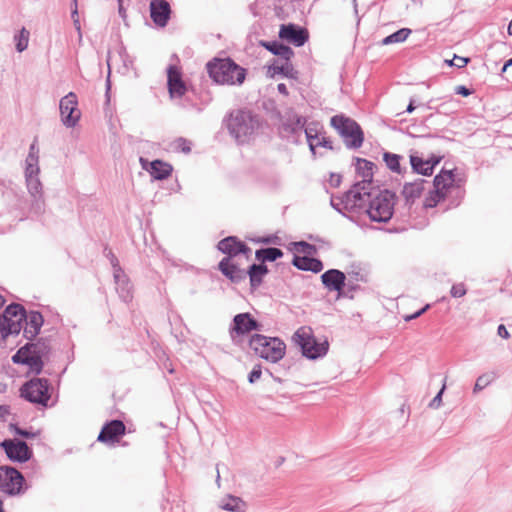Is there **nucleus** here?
<instances>
[{"instance_id": "obj_1", "label": "nucleus", "mask_w": 512, "mask_h": 512, "mask_svg": "<svg viewBox=\"0 0 512 512\" xmlns=\"http://www.w3.org/2000/svg\"><path fill=\"white\" fill-rule=\"evenodd\" d=\"M210 78L219 85H241L246 78V69L230 58H214L206 64Z\"/></svg>"}, {"instance_id": "obj_2", "label": "nucleus", "mask_w": 512, "mask_h": 512, "mask_svg": "<svg viewBox=\"0 0 512 512\" xmlns=\"http://www.w3.org/2000/svg\"><path fill=\"white\" fill-rule=\"evenodd\" d=\"M464 181V176L457 169H442L434 178V189L425 198L424 206L435 207L446 198L453 187H459Z\"/></svg>"}, {"instance_id": "obj_3", "label": "nucleus", "mask_w": 512, "mask_h": 512, "mask_svg": "<svg viewBox=\"0 0 512 512\" xmlns=\"http://www.w3.org/2000/svg\"><path fill=\"white\" fill-rule=\"evenodd\" d=\"M250 347L261 358L272 363L281 360L286 351L285 343L279 338L266 337L260 334L251 337Z\"/></svg>"}, {"instance_id": "obj_4", "label": "nucleus", "mask_w": 512, "mask_h": 512, "mask_svg": "<svg viewBox=\"0 0 512 512\" xmlns=\"http://www.w3.org/2000/svg\"><path fill=\"white\" fill-rule=\"evenodd\" d=\"M296 344L301 347L304 356L310 359H316L326 354L329 344L327 341L318 342L307 326L300 327L293 336Z\"/></svg>"}, {"instance_id": "obj_5", "label": "nucleus", "mask_w": 512, "mask_h": 512, "mask_svg": "<svg viewBox=\"0 0 512 512\" xmlns=\"http://www.w3.org/2000/svg\"><path fill=\"white\" fill-rule=\"evenodd\" d=\"M331 125L343 137L348 147L359 148L364 140L361 127L351 118L336 115L331 118Z\"/></svg>"}, {"instance_id": "obj_6", "label": "nucleus", "mask_w": 512, "mask_h": 512, "mask_svg": "<svg viewBox=\"0 0 512 512\" xmlns=\"http://www.w3.org/2000/svg\"><path fill=\"white\" fill-rule=\"evenodd\" d=\"M394 204L393 193L388 190L380 191L370 200L367 213L372 221L386 222L393 215Z\"/></svg>"}, {"instance_id": "obj_7", "label": "nucleus", "mask_w": 512, "mask_h": 512, "mask_svg": "<svg viewBox=\"0 0 512 512\" xmlns=\"http://www.w3.org/2000/svg\"><path fill=\"white\" fill-rule=\"evenodd\" d=\"M228 127L239 142H245L257 131L259 124L249 113L237 112L230 117Z\"/></svg>"}, {"instance_id": "obj_8", "label": "nucleus", "mask_w": 512, "mask_h": 512, "mask_svg": "<svg viewBox=\"0 0 512 512\" xmlns=\"http://www.w3.org/2000/svg\"><path fill=\"white\" fill-rule=\"evenodd\" d=\"M21 395L32 403L47 407L51 398V389L46 379L35 378L22 386Z\"/></svg>"}, {"instance_id": "obj_9", "label": "nucleus", "mask_w": 512, "mask_h": 512, "mask_svg": "<svg viewBox=\"0 0 512 512\" xmlns=\"http://www.w3.org/2000/svg\"><path fill=\"white\" fill-rule=\"evenodd\" d=\"M24 477L15 468L0 466V491L16 495L21 492Z\"/></svg>"}, {"instance_id": "obj_10", "label": "nucleus", "mask_w": 512, "mask_h": 512, "mask_svg": "<svg viewBox=\"0 0 512 512\" xmlns=\"http://www.w3.org/2000/svg\"><path fill=\"white\" fill-rule=\"evenodd\" d=\"M60 114L62 122L67 127H74L81 117L75 93L70 92L60 100Z\"/></svg>"}, {"instance_id": "obj_11", "label": "nucleus", "mask_w": 512, "mask_h": 512, "mask_svg": "<svg viewBox=\"0 0 512 512\" xmlns=\"http://www.w3.org/2000/svg\"><path fill=\"white\" fill-rule=\"evenodd\" d=\"M218 249L226 254L225 258L244 259L245 263L248 262L251 249L243 242L239 241L236 237H227L218 243Z\"/></svg>"}, {"instance_id": "obj_12", "label": "nucleus", "mask_w": 512, "mask_h": 512, "mask_svg": "<svg viewBox=\"0 0 512 512\" xmlns=\"http://www.w3.org/2000/svg\"><path fill=\"white\" fill-rule=\"evenodd\" d=\"M125 432L126 426L121 420H112L102 427L97 440L104 444L114 445L120 442Z\"/></svg>"}, {"instance_id": "obj_13", "label": "nucleus", "mask_w": 512, "mask_h": 512, "mask_svg": "<svg viewBox=\"0 0 512 512\" xmlns=\"http://www.w3.org/2000/svg\"><path fill=\"white\" fill-rule=\"evenodd\" d=\"M1 447L12 461L25 462L30 459L32 454L25 442L16 439L4 440Z\"/></svg>"}, {"instance_id": "obj_14", "label": "nucleus", "mask_w": 512, "mask_h": 512, "mask_svg": "<svg viewBox=\"0 0 512 512\" xmlns=\"http://www.w3.org/2000/svg\"><path fill=\"white\" fill-rule=\"evenodd\" d=\"M242 259L223 258L218 267L219 270L232 282H239L246 277V269L243 266Z\"/></svg>"}, {"instance_id": "obj_15", "label": "nucleus", "mask_w": 512, "mask_h": 512, "mask_svg": "<svg viewBox=\"0 0 512 512\" xmlns=\"http://www.w3.org/2000/svg\"><path fill=\"white\" fill-rule=\"evenodd\" d=\"M279 37L295 46H302L309 38L306 29L298 27L294 24H283L279 30Z\"/></svg>"}, {"instance_id": "obj_16", "label": "nucleus", "mask_w": 512, "mask_h": 512, "mask_svg": "<svg viewBox=\"0 0 512 512\" xmlns=\"http://www.w3.org/2000/svg\"><path fill=\"white\" fill-rule=\"evenodd\" d=\"M1 317L8 322V331L16 332L18 334L22 329V323L25 320L26 315L25 310L21 305L11 304L5 309Z\"/></svg>"}, {"instance_id": "obj_17", "label": "nucleus", "mask_w": 512, "mask_h": 512, "mask_svg": "<svg viewBox=\"0 0 512 512\" xmlns=\"http://www.w3.org/2000/svg\"><path fill=\"white\" fill-rule=\"evenodd\" d=\"M168 74V89L171 97H181L186 92L185 83L182 80L180 68L174 65L169 66Z\"/></svg>"}, {"instance_id": "obj_18", "label": "nucleus", "mask_w": 512, "mask_h": 512, "mask_svg": "<svg viewBox=\"0 0 512 512\" xmlns=\"http://www.w3.org/2000/svg\"><path fill=\"white\" fill-rule=\"evenodd\" d=\"M321 280L329 291L341 294L345 287L346 276L340 270L331 269L321 275Z\"/></svg>"}, {"instance_id": "obj_19", "label": "nucleus", "mask_w": 512, "mask_h": 512, "mask_svg": "<svg viewBox=\"0 0 512 512\" xmlns=\"http://www.w3.org/2000/svg\"><path fill=\"white\" fill-rule=\"evenodd\" d=\"M234 325L231 329V337L235 338L238 335H244L252 330L257 329V322L250 316L249 313H241L234 317Z\"/></svg>"}, {"instance_id": "obj_20", "label": "nucleus", "mask_w": 512, "mask_h": 512, "mask_svg": "<svg viewBox=\"0 0 512 512\" xmlns=\"http://www.w3.org/2000/svg\"><path fill=\"white\" fill-rule=\"evenodd\" d=\"M441 161V157L432 156L429 159H423L418 155H410L412 168L422 175H431L434 167Z\"/></svg>"}, {"instance_id": "obj_21", "label": "nucleus", "mask_w": 512, "mask_h": 512, "mask_svg": "<svg viewBox=\"0 0 512 512\" xmlns=\"http://www.w3.org/2000/svg\"><path fill=\"white\" fill-rule=\"evenodd\" d=\"M170 13L169 2H150V15L157 26L164 27L167 24Z\"/></svg>"}, {"instance_id": "obj_22", "label": "nucleus", "mask_w": 512, "mask_h": 512, "mask_svg": "<svg viewBox=\"0 0 512 512\" xmlns=\"http://www.w3.org/2000/svg\"><path fill=\"white\" fill-rule=\"evenodd\" d=\"M429 182L424 179H417L413 182L406 183L403 187L402 194L407 201L414 202L425 191Z\"/></svg>"}, {"instance_id": "obj_23", "label": "nucleus", "mask_w": 512, "mask_h": 512, "mask_svg": "<svg viewBox=\"0 0 512 512\" xmlns=\"http://www.w3.org/2000/svg\"><path fill=\"white\" fill-rule=\"evenodd\" d=\"M309 147L312 151L316 147L332 148V142L325 136L324 133L319 132L316 128L308 127L305 130Z\"/></svg>"}, {"instance_id": "obj_24", "label": "nucleus", "mask_w": 512, "mask_h": 512, "mask_svg": "<svg viewBox=\"0 0 512 512\" xmlns=\"http://www.w3.org/2000/svg\"><path fill=\"white\" fill-rule=\"evenodd\" d=\"M292 263L300 270L312 271L314 273H318L323 269V264L320 260L309 256L295 255Z\"/></svg>"}, {"instance_id": "obj_25", "label": "nucleus", "mask_w": 512, "mask_h": 512, "mask_svg": "<svg viewBox=\"0 0 512 512\" xmlns=\"http://www.w3.org/2000/svg\"><path fill=\"white\" fill-rule=\"evenodd\" d=\"M262 45L274 55L278 56V60H290L294 56L293 50L283 44L277 42H264Z\"/></svg>"}, {"instance_id": "obj_26", "label": "nucleus", "mask_w": 512, "mask_h": 512, "mask_svg": "<svg viewBox=\"0 0 512 512\" xmlns=\"http://www.w3.org/2000/svg\"><path fill=\"white\" fill-rule=\"evenodd\" d=\"M150 173L155 179H165L171 175L172 166L161 160H155L151 162Z\"/></svg>"}, {"instance_id": "obj_27", "label": "nucleus", "mask_w": 512, "mask_h": 512, "mask_svg": "<svg viewBox=\"0 0 512 512\" xmlns=\"http://www.w3.org/2000/svg\"><path fill=\"white\" fill-rule=\"evenodd\" d=\"M42 316L39 313H32L29 316V321L27 322V326L24 329V335L28 339H32L39 333L40 327L42 325Z\"/></svg>"}, {"instance_id": "obj_28", "label": "nucleus", "mask_w": 512, "mask_h": 512, "mask_svg": "<svg viewBox=\"0 0 512 512\" xmlns=\"http://www.w3.org/2000/svg\"><path fill=\"white\" fill-rule=\"evenodd\" d=\"M374 164L366 159L357 158L356 171L363 182H370L373 177Z\"/></svg>"}, {"instance_id": "obj_29", "label": "nucleus", "mask_w": 512, "mask_h": 512, "mask_svg": "<svg viewBox=\"0 0 512 512\" xmlns=\"http://www.w3.org/2000/svg\"><path fill=\"white\" fill-rule=\"evenodd\" d=\"M268 270L267 267L263 264L256 265L253 264L249 267L248 271H246V274L248 273L250 277V283L252 287H257L261 284L262 278L267 274Z\"/></svg>"}, {"instance_id": "obj_30", "label": "nucleus", "mask_w": 512, "mask_h": 512, "mask_svg": "<svg viewBox=\"0 0 512 512\" xmlns=\"http://www.w3.org/2000/svg\"><path fill=\"white\" fill-rule=\"evenodd\" d=\"M221 508L228 511L242 512L245 509V503L238 497L228 496L222 501Z\"/></svg>"}, {"instance_id": "obj_31", "label": "nucleus", "mask_w": 512, "mask_h": 512, "mask_svg": "<svg viewBox=\"0 0 512 512\" xmlns=\"http://www.w3.org/2000/svg\"><path fill=\"white\" fill-rule=\"evenodd\" d=\"M283 252L278 248H265L256 251V257L262 261H275L282 257Z\"/></svg>"}, {"instance_id": "obj_32", "label": "nucleus", "mask_w": 512, "mask_h": 512, "mask_svg": "<svg viewBox=\"0 0 512 512\" xmlns=\"http://www.w3.org/2000/svg\"><path fill=\"white\" fill-rule=\"evenodd\" d=\"M411 34V30L408 28H402L395 33L387 36L383 39L382 43L384 45L393 44V43H401L405 41L409 35Z\"/></svg>"}, {"instance_id": "obj_33", "label": "nucleus", "mask_w": 512, "mask_h": 512, "mask_svg": "<svg viewBox=\"0 0 512 512\" xmlns=\"http://www.w3.org/2000/svg\"><path fill=\"white\" fill-rule=\"evenodd\" d=\"M35 351V346L33 344H27L21 347L15 355L12 356V361L16 364H23L27 359L31 356V354Z\"/></svg>"}, {"instance_id": "obj_34", "label": "nucleus", "mask_w": 512, "mask_h": 512, "mask_svg": "<svg viewBox=\"0 0 512 512\" xmlns=\"http://www.w3.org/2000/svg\"><path fill=\"white\" fill-rule=\"evenodd\" d=\"M293 249L296 253L304 254V256H311L316 253V247L304 241L293 243Z\"/></svg>"}, {"instance_id": "obj_35", "label": "nucleus", "mask_w": 512, "mask_h": 512, "mask_svg": "<svg viewBox=\"0 0 512 512\" xmlns=\"http://www.w3.org/2000/svg\"><path fill=\"white\" fill-rule=\"evenodd\" d=\"M171 148L173 151L188 154L191 151V141L181 137L177 138L171 143Z\"/></svg>"}, {"instance_id": "obj_36", "label": "nucleus", "mask_w": 512, "mask_h": 512, "mask_svg": "<svg viewBox=\"0 0 512 512\" xmlns=\"http://www.w3.org/2000/svg\"><path fill=\"white\" fill-rule=\"evenodd\" d=\"M25 365L29 366L30 370L35 373H40L43 367L41 357L34 351L31 356L25 361Z\"/></svg>"}, {"instance_id": "obj_37", "label": "nucleus", "mask_w": 512, "mask_h": 512, "mask_svg": "<svg viewBox=\"0 0 512 512\" xmlns=\"http://www.w3.org/2000/svg\"><path fill=\"white\" fill-rule=\"evenodd\" d=\"M29 35V31L26 30L25 28H22L19 35L15 36L16 49L18 52H23L27 48L29 42Z\"/></svg>"}, {"instance_id": "obj_38", "label": "nucleus", "mask_w": 512, "mask_h": 512, "mask_svg": "<svg viewBox=\"0 0 512 512\" xmlns=\"http://www.w3.org/2000/svg\"><path fill=\"white\" fill-rule=\"evenodd\" d=\"M384 161L386 165L395 172L400 171V156L397 154L385 153Z\"/></svg>"}, {"instance_id": "obj_39", "label": "nucleus", "mask_w": 512, "mask_h": 512, "mask_svg": "<svg viewBox=\"0 0 512 512\" xmlns=\"http://www.w3.org/2000/svg\"><path fill=\"white\" fill-rule=\"evenodd\" d=\"M27 187L32 196L37 197L42 193V185L37 177L26 179Z\"/></svg>"}, {"instance_id": "obj_40", "label": "nucleus", "mask_w": 512, "mask_h": 512, "mask_svg": "<svg viewBox=\"0 0 512 512\" xmlns=\"http://www.w3.org/2000/svg\"><path fill=\"white\" fill-rule=\"evenodd\" d=\"M280 72L285 77H288L291 79H297V77H298V72L294 69L290 60H284L281 63Z\"/></svg>"}, {"instance_id": "obj_41", "label": "nucleus", "mask_w": 512, "mask_h": 512, "mask_svg": "<svg viewBox=\"0 0 512 512\" xmlns=\"http://www.w3.org/2000/svg\"><path fill=\"white\" fill-rule=\"evenodd\" d=\"M450 293L454 298H461L466 295L467 288L463 283L454 284L451 287Z\"/></svg>"}, {"instance_id": "obj_42", "label": "nucleus", "mask_w": 512, "mask_h": 512, "mask_svg": "<svg viewBox=\"0 0 512 512\" xmlns=\"http://www.w3.org/2000/svg\"><path fill=\"white\" fill-rule=\"evenodd\" d=\"M9 324L0 316V342L6 340L9 335L17 334L16 332L8 331Z\"/></svg>"}, {"instance_id": "obj_43", "label": "nucleus", "mask_w": 512, "mask_h": 512, "mask_svg": "<svg viewBox=\"0 0 512 512\" xmlns=\"http://www.w3.org/2000/svg\"><path fill=\"white\" fill-rule=\"evenodd\" d=\"M492 379L493 376L490 374L480 376L475 383L474 390L477 391L484 389L492 381Z\"/></svg>"}, {"instance_id": "obj_44", "label": "nucleus", "mask_w": 512, "mask_h": 512, "mask_svg": "<svg viewBox=\"0 0 512 512\" xmlns=\"http://www.w3.org/2000/svg\"><path fill=\"white\" fill-rule=\"evenodd\" d=\"M469 61H470L469 58L460 57V56L455 55L453 60L447 61V63L450 66L454 65L458 68H463L469 63Z\"/></svg>"}, {"instance_id": "obj_45", "label": "nucleus", "mask_w": 512, "mask_h": 512, "mask_svg": "<svg viewBox=\"0 0 512 512\" xmlns=\"http://www.w3.org/2000/svg\"><path fill=\"white\" fill-rule=\"evenodd\" d=\"M283 61L281 60H274L273 63L268 67V73L273 77L276 74H281L280 67L281 63Z\"/></svg>"}, {"instance_id": "obj_46", "label": "nucleus", "mask_w": 512, "mask_h": 512, "mask_svg": "<svg viewBox=\"0 0 512 512\" xmlns=\"http://www.w3.org/2000/svg\"><path fill=\"white\" fill-rule=\"evenodd\" d=\"M38 173H39V166L38 165H33L32 167L26 165V169H25L26 179L37 177Z\"/></svg>"}, {"instance_id": "obj_47", "label": "nucleus", "mask_w": 512, "mask_h": 512, "mask_svg": "<svg viewBox=\"0 0 512 512\" xmlns=\"http://www.w3.org/2000/svg\"><path fill=\"white\" fill-rule=\"evenodd\" d=\"M455 92H456V94L461 95L463 97H467L472 94V92L463 85L457 86L455 88Z\"/></svg>"}, {"instance_id": "obj_48", "label": "nucleus", "mask_w": 512, "mask_h": 512, "mask_svg": "<svg viewBox=\"0 0 512 512\" xmlns=\"http://www.w3.org/2000/svg\"><path fill=\"white\" fill-rule=\"evenodd\" d=\"M260 377H261V369L259 367L254 368L249 375V381L251 383H253V382L257 381Z\"/></svg>"}, {"instance_id": "obj_49", "label": "nucleus", "mask_w": 512, "mask_h": 512, "mask_svg": "<svg viewBox=\"0 0 512 512\" xmlns=\"http://www.w3.org/2000/svg\"><path fill=\"white\" fill-rule=\"evenodd\" d=\"M498 335L504 339H508L510 337L508 330L503 324L498 327Z\"/></svg>"}, {"instance_id": "obj_50", "label": "nucleus", "mask_w": 512, "mask_h": 512, "mask_svg": "<svg viewBox=\"0 0 512 512\" xmlns=\"http://www.w3.org/2000/svg\"><path fill=\"white\" fill-rule=\"evenodd\" d=\"M26 165L33 166L38 165V155H28L26 158Z\"/></svg>"}, {"instance_id": "obj_51", "label": "nucleus", "mask_w": 512, "mask_h": 512, "mask_svg": "<svg viewBox=\"0 0 512 512\" xmlns=\"http://www.w3.org/2000/svg\"><path fill=\"white\" fill-rule=\"evenodd\" d=\"M444 387L439 391V393L434 397L430 406L438 407L441 403V396L443 393Z\"/></svg>"}, {"instance_id": "obj_52", "label": "nucleus", "mask_w": 512, "mask_h": 512, "mask_svg": "<svg viewBox=\"0 0 512 512\" xmlns=\"http://www.w3.org/2000/svg\"><path fill=\"white\" fill-rule=\"evenodd\" d=\"M429 304H427L424 308H422L421 310H419L418 312H416L415 314L413 315H410V316H406L405 317V320L406 321H409V320H412V319H415L417 317H419L422 313H424L428 308H429Z\"/></svg>"}, {"instance_id": "obj_53", "label": "nucleus", "mask_w": 512, "mask_h": 512, "mask_svg": "<svg viewBox=\"0 0 512 512\" xmlns=\"http://www.w3.org/2000/svg\"><path fill=\"white\" fill-rule=\"evenodd\" d=\"M15 431L17 434L23 436V437H26V438H30V437H34V434L29 432V431H24V430H21L19 428H15Z\"/></svg>"}, {"instance_id": "obj_54", "label": "nucleus", "mask_w": 512, "mask_h": 512, "mask_svg": "<svg viewBox=\"0 0 512 512\" xmlns=\"http://www.w3.org/2000/svg\"><path fill=\"white\" fill-rule=\"evenodd\" d=\"M36 139L34 140V142L31 144L30 146V150H29V154L28 155H38L39 153V150L38 148L36 147Z\"/></svg>"}, {"instance_id": "obj_55", "label": "nucleus", "mask_w": 512, "mask_h": 512, "mask_svg": "<svg viewBox=\"0 0 512 512\" xmlns=\"http://www.w3.org/2000/svg\"><path fill=\"white\" fill-rule=\"evenodd\" d=\"M277 88H278V91H279L281 94H283V95H285V96H287V95H288V89H287V87H286V85H285L284 83H280V84H278V87H277Z\"/></svg>"}, {"instance_id": "obj_56", "label": "nucleus", "mask_w": 512, "mask_h": 512, "mask_svg": "<svg viewBox=\"0 0 512 512\" xmlns=\"http://www.w3.org/2000/svg\"><path fill=\"white\" fill-rule=\"evenodd\" d=\"M76 15H77V7L75 6V9L72 12V16L74 18V24H75L77 30L80 31V24H79V20L77 18H75Z\"/></svg>"}, {"instance_id": "obj_57", "label": "nucleus", "mask_w": 512, "mask_h": 512, "mask_svg": "<svg viewBox=\"0 0 512 512\" xmlns=\"http://www.w3.org/2000/svg\"><path fill=\"white\" fill-rule=\"evenodd\" d=\"M331 183L334 185V186H338L339 183H340V176L339 175H332L331 176Z\"/></svg>"}, {"instance_id": "obj_58", "label": "nucleus", "mask_w": 512, "mask_h": 512, "mask_svg": "<svg viewBox=\"0 0 512 512\" xmlns=\"http://www.w3.org/2000/svg\"><path fill=\"white\" fill-rule=\"evenodd\" d=\"M510 66H512V58H511V59H509V60L504 64L502 71H503V72H504V71H506V70H507V68H508V67H510Z\"/></svg>"}, {"instance_id": "obj_59", "label": "nucleus", "mask_w": 512, "mask_h": 512, "mask_svg": "<svg viewBox=\"0 0 512 512\" xmlns=\"http://www.w3.org/2000/svg\"><path fill=\"white\" fill-rule=\"evenodd\" d=\"M414 109H415V108H414L413 104H412V103H410V104L408 105V107H407V112L411 113L412 111H414Z\"/></svg>"}, {"instance_id": "obj_60", "label": "nucleus", "mask_w": 512, "mask_h": 512, "mask_svg": "<svg viewBox=\"0 0 512 512\" xmlns=\"http://www.w3.org/2000/svg\"><path fill=\"white\" fill-rule=\"evenodd\" d=\"M508 34L512 35V20L510 21V23L508 25Z\"/></svg>"}, {"instance_id": "obj_61", "label": "nucleus", "mask_w": 512, "mask_h": 512, "mask_svg": "<svg viewBox=\"0 0 512 512\" xmlns=\"http://www.w3.org/2000/svg\"><path fill=\"white\" fill-rule=\"evenodd\" d=\"M5 304V298L0 294V308Z\"/></svg>"}, {"instance_id": "obj_62", "label": "nucleus", "mask_w": 512, "mask_h": 512, "mask_svg": "<svg viewBox=\"0 0 512 512\" xmlns=\"http://www.w3.org/2000/svg\"><path fill=\"white\" fill-rule=\"evenodd\" d=\"M0 512H5L2 507V501L0 500Z\"/></svg>"}]
</instances>
